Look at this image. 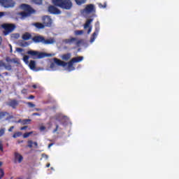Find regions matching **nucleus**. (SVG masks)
<instances>
[{"instance_id": "obj_1", "label": "nucleus", "mask_w": 179, "mask_h": 179, "mask_svg": "<svg viewBox=\"0 0 179 179\" xmlns=\"http://www.w3.org/2000/svg\"><path fill=\"white\" fill-rule=\"evenodd\" d=\"M83 57H78L73 58L70 62L68 63L63 62L57 58H54V62L58 65V66H66L68 64V68L70 71H74L75 67H73V63H78L83 60Z\"/></svg>"}, {"instance_id": "obj_2", "label": "nucleus", "mask_w": 179, "mask_h": 179, "mask_svg": "<svg viewBox=\"0 0 179 179\" xmlns=\"http://www.w3.org/2000/svg\"><path fill=\"white\" fill-rule=\"evenodd\" d=\"M21 8L24 10L23 12L19 13L17 15L20 16L21 20L30 17L32 14L36 13L34 8H32L31 6L26 3H22L20 6Z\"/></svg>"}, {"instance_id": "obj_3", "label": "nucleus", "mask_w": 179, "mask_h": 179, "mask_svg": "<svg viewBox=\"0 0 179 179\" xmlns=\"http://www.w3.org/2000/svg\"><path fill=\"white\" fill-rule=\"evenodd\" d=\"M52 3L55 6L67 10L73 7V3L71 0H52Z\"/></svg>"}, {"instance_id": "obj_4", "label": "nucleus", "mask_w": 179, "mask_h": 179, "mask_svg": "<svg viewBox=\"0 0 179 179\" xmlns=\"http://www.w3.org/2000/svg\"><path fill=\"white\" fill-rule=\"evenodd\" d=\"M32 41L36 43H41L42 44L45 45H52L56 42L55 38H45V37L43 36H34Z\"/></svg>"}, {"instance_id": "obj_5", "label": "nucleus", "mask_w": 179, "mask_h": 179, "mask_svg": "<svg viewBox=\"0 0 179 179\" xmlns=\"http://www.w3.org/2000/svg\"><path fill=\"white\" fill-rule=\"evenodd\" d=\"M27 54L31 55L33 59H43L45 57H49L52 56V54L40 52L34 50H29L27 52Z\"/></svg>"}, {"instance_id": "obj_6", "label": "nucleus", "mask_w": 179, "mask_h": 179, "mask_svg": "<svg viewBox=\"0 0 179 179\" xmlns=\"http://www.w3.org/2000/svg\"><path fill=\"white\" fill-rule=\"evenodd\" d=\"M1 27L4 29L3 34H4V36H7L14 31V30L16 29V25L15 24L4 23L1 24Z\"/></svg>"}, {"instance_id": "obj_7", "label": "nucleus", "mask_w": 179, "mask_h": 179, "mask_svg": "<svg viewBox=\"0 0 179 179\" xmlns=\"http://www.w3.org/2000/svg\"><path fill=\"white\" fill-rule=\"evenodd\" d=\"M82 13L91 14L96 13V8L94 4L90 3L85 6V8L81 12Z\"/></svg>"}, {"instance_id": "obj_8", "label": "nucleus", "mask_w": 179, "mask_h": 179, "mask_svg": "<svg viewBox=\"0 0 179 179\" xmlns=\"http://www.w3.org/2000/svg\"><path fill=\"white\" fill-rule=\"evenodd\" d=\"M6 106L11 107L12 109L15 110L20 106V101L15 99H9L8 101L6 103Z\"/></svg>"}, {"instance_id": "obj_9", "label": "nucleus", "mask_w": 179, "mask_h": 179, "mask_svg": "<svg viewBox=\"0 0 179 179\" xmlns=\"http://www.w3.org/2000/svg\"><path fill=\"white\" fill-rule=\"evenodd\" d=\"M42 22L45 27H52V19L48 15L42 17Z\"/></svg>"}, {"instance_id": "obj_10", "label": "nucleus", "mask_w": 179, "mask_h": 179, "mask_svg": "<svg viewBox=\"0 0 179 179\" xmlns=\"http://www.w3.org/2000/svg\"><path fill=\"white\" fill-rule=\"evenodd\" d=\"M15 5V2L13 0H3L1 1V6L8 8H13Z\"/></svg>"}, {"instance_id": "obj_11", "label": "nucleus", "mask_w": 179, "mask_h": 179, "mask_svg": "<svg viewBox=\"0 0 179 179\" xmlns=\"http://www.w3.org/2000/svg\"><path fill=\"white\" fill-rule=\"evenodd\" d=\"M48 11L50 14H53V15L61 14V10H59V8H57V7H55V6H49L48 8Z\"/></svg>"}, {"instance_id": "obj_12", "label": "nucleus", "mask_w": 179, "mask_h": 179, "mask_svg": "<svg viewBox=\"0 0 179 179\" xmlns=\"http://www.w3.org/2000/svg\"><path fill=\"white\" fill-rule=\"evenodd\" d=\"M93 19L87 20L85 24L83 25L84 29H87V27H89L87 30V34H90L92 31V27H90V24L93 22Z\"/></svg>"}, {"instance_id": "obj_13", "label": "nucleus", "mask_w": 179, "mask_h": 179, "mask_svg": "<svg viewBox=\"0 0 179 179\" xmlns=\"http://www.w3.org/2000/svg\"><path fill=\"white\" fill-rule=\"evenodd\" d=\"M76 41H77V38H75V37H71V38H66L64 40V42L66 44H69V45L73 44Z\"/></svg>"}, {"instance_id": "obj_14", "label": "nucleus", "mask_w": 179, "mask_h": 179, "mask_svg": "<svg viewBox=\"0 0 179 179\" xmlns=\"http://www.w3.org/2000/svg\"><path fill=\"white\" fill-rule=\"evenodd\" d=\"M15 159L20 164L23 161V156L19 152H15Z\"/></svg>"}, {"instance_id": "obj_15", "label": "nucleus", "mask_w": 179, "mask_h": 179, "mask_svg": "<svg viewBox=\"0 0 179 179\" xmlns=\"http://www.w3.org/2000/svg\"><path fill=\"white\" fill-rule=\"evenodd\" d=\"M33 26H35L36 27V29H38V30H41V29L45 28L44 24L43 23H41V22L34 23Z\"/></svg>"}, {"instance_id": "obj_16", "label": "nucleus", "mask_w": 179, "mask_h": 179, "mask_svg": "<svg viewBox=\"0 0 179 179\" xmlns=\"http://www.w3.org/2000/svg\"><path fill=\"white\" fill-rule=\"evenodd\" d=\"M22 38L24 41H29L31 38V34L29 32H26L24 34H22Z\"/></svg>"}, {"instance_id": "obj_17", "label": "nucleus", "mask_w": 179, "mask_h": 179, "mask_svg": "<svg viewBox=\"0 0 179 179\" xmlns=\"http://www.w3.org/2000/svg\"><path fill=\"white\" fill-rule=\"evenodd\" d=\"M31 121V119H24V120H22V119H20L17 122L18 123H21L22 125H25V124H29V122Z\"/></svg>"}, {"instance_id": "obj_18", "label": "nucleus", "mask_w": 179, "mask_h": 179, "mask_svg": "<svg viewBox=\"0 0 179 179\" xmlns=\"http://www.w3.org/2000/svg\"><path fill=\"white\" fill-rule=\"evenodd\" d=\"M29 66L30 69L34 70L36 68V62L34 60H31L29 62Z\"/></svg>"}, {"instance_id": "obj_19", "label": "nucleus", "mask_w": 179, "mask_h": 179, "mask_svg": "<svg viewBox=\"0 0 179 179\" xmlns=\"http://www.w3.org/2000/svg\"><path fill=\"white\" fill-rule=\"evenodd\" d=\"M70 58H71V54L69 53L63 55L62 57V59L65 61L69 60Z\"/></svg>"}, {"instance_id": "obj_20", "label": "nucleus", "mask_w": 179, "mask_h": 179, "mask_svg": "<svg viewBox=\"0 0 179 179\" xmlns=\"http://www.w3.org/2000/svg\"><path fill=\"white\" fill-rule=\"evenodd\" d=\"M76 3L78 6H82L83 4H85L87 1V0H75Z\"/></svg>"}, {"instance_id": "obj_21", "label": "nucleus", "mask_w": 179, "mask_h": 179, "mask_svg": "<svg viewBox=\"0 0 179 179\" xmlns=\"http://www.w3.org/2000/svg\"><path fill=\"white\" fill-rule=\"evenodd\" d=\"M98 34H99L97 32H95V31L92 34L91 39H90L91 42H94L95 41Z\"/></svg>"}, {"instance_id": "obj_22", "label": "nucleus", "mask_w": 179, "mask_h": 179, "mask_svg": "<svg viewBox=\"0 0 179 179\" xmlns=\"http://www.w3.org/2000/svg\"><path fill=\"white\" fill-rule=\"evenodd\" d=\"M7 115H9V113L8 112H0V119H3Z\"/></svg>"}, {"instance_id": "obj_23", "label": "nucleus", "mask_w": 179, "mask_h": 179, "mask_svg": "<svg viewBox=\"0 0 179 179\" xmlns=\"http://www.w3.org/2000/svg\"><path fill=\"white\" fill-rule=\"evenodd\" d=\"M21 136H22V132L18 131V132L14 133V134L13 135V138H17V137H20Z\"/></svg>"}, {"instance_id": "obj_24", "label": "nucleus", "mask_w": 179, "mask_h": 179, "mask_svg": "<svg viewBox=\"0 0 179 179\" xmlns=\"http://www.w3.org/2000/svg\"><path fill=\"white\" fill-rule=\"evenodd\" d=\"M84 34V31L83 30H76L75 31V35L76 36H80L83 35Z\"/></svg>"}, {"instance_id": "obj_25", "label": "nucleus", "mask_w": 179, "mask_h": 179, "mask_svg": "<svg viewBox=\"0 0 179 179\" xmlns=\"http://www.w3.org/2000/svg\"><path fill=\"white\" fill-rule=\"evenodd\" d=\"M4 69L6 70V71H11L12 70V66L10 64H4Z\"/></svg>"}, {"instance_id": "obj_26", "label": "nucleus", "mask_w": 179, "mask_h": 179, "mask_svg": "<svg viewBox=\"0 0 179 179\" xmlns=\"http://www.w3.org/2000/svg\"><path fill=\"white\" fill-rule=\"evenodd\" d=\"M35 4L41 5L43 3L42 0H31Z\"/></svg>"}, {"instance_id": "obj_27", "label": "nucleus", "mask_w": 179, "mask_h": 179, "mask_svg": "<svg viewBox=\"0 0 179 179\" xmlns=\"http://www.w3.org/2000/svg\"><path fill=\"white\" fill-rule=\"evenodd\" d=\"M29 45L28 42L24 41L20 43V46L21 47H27Z\"/></svg>"}, {"instance_id": "obj_28", "label": "nucleus", "mask_w": 179, "mask_h": 179, "mask_svg": "<svg viewBox=\"0 0 179 179\" xmlns=\"http://www.w3.org/2000/svg\"><path fill=\"white\" fill-rule=\"evenodd\" d=\"M29 56L25 55V56H24V57H23V61H24L26 64H28V62H29Z\"/></svg>"}, {"instance_id": "obj_29", "label": "nucleus", "mask_w": 179, "mask_h": 179, "mask_svg": "<svg viewBox=\"0 0 179 179\" xmlns=\"http://www.w3.org/2000/svg\"><path fill=\"white\" fill-rule=\"evenodd\" d=\"M32 134H33V132L25 133V134H23V138H27Z\"/></svg>"}, {"instance_id": "obj_30", "label": "nucleus", "mask_w": 179, "mask_h": 179, "mask_svg": "<svg viewBox=\"0 0 179 179\" xmlns=\"http://www.w3.org/2000/svg\"><path fill=\"white\" fill-rule=\"evenodd\" d=\"M28 145H27V148H33V144H34V143H33V141H28Z\"/></svg>"}, {"instance_id": "obj_31", "label": "nucleus", "mask_w": 179, "mask_h": 179, "mask_svg": "<svg viewBox=\"0 0 179 179\" xmlns=\"http://www.w3.org/2000/svg\"><path fill=\"white\" fill-rule=\"evenodd\" d=\"M5 131H6L5 128L0 129V137H1L2 136H3L5 134Z\"/></svg>"}, {"instance_id": "obj_32", "label": "nucleus", "mask_w": 179, "mask_h": 179, "mask_svg": "<svg viewBox=\"0 0 179 179\" xmlns=\"http://www.w3.org/2000/svg\"><path fill=\"white\" fill-rule=\"evenodd\" d=\"M99 31H100V27H99V24L97 25V24H96L95 32H96V34H99Z\"/></svg>"}, {"instance_id": "obj_33", "label": "nucleus", "mask_w": 179, "mask_h": 179, "mask_svg": "<svg viewBox=\"0 0 179 179\" xmlns=\"http://www.w3.org/2000/svg\"><path fill=\"white\" fill-rule=\"evenodd\" d=\"M27 106H29V107H30L31 108H33L34 107H35V104H34L33 103L31 102H28L27 103Z\"/></svg>"}, {"instance_id": "obj_34", "label": "nucleus", "mask_w": 179, "mask_h": 179, "mask_svg": "<svg viewBox=\"0 0 179 179\" xmlns=\"http://www.w3.org/2000/svg\"><path fill=\"white\" fill-rule=\"evenodd\" d=\"M76 42V45L77 46H78L80 44H81L83 43V40L82 39H80V40H78L75 41Z\"/></svg>"}, {"instance_id": "obj_35", "label": "nucleus", "mask_w": 179, "mask_h": 179, "mask_svg": "<svg viewBox=\"0 0 179 179\" xmlns=\"http://www.w3.org/2000/svg\"><path fill=\"white\" fill-rule=\"evenodd\" d=\"M59 124H56V128L53 130L52 132L53 133L57 132L58 131V129H59Z\"/></svg>"}, {"instance_id": "obj_36", "label": "nucleus", "mask_w": 179, "mask_h": 179, "mask_svg": "<svg viewBox=\"0 0 179 179\" xmlns=\"http://www.w3.org/2000/svg\"><path fill=\"white\" fill-rule=\"evenodd\" d=\"M45 126H41V127L39 128V130H41V131H45Z\"/></svg>"}, {"instance_id": "obj_37", "label": "nucleus", "mask_w": 179, "mask_h": 179, "mask_svg": "<svg viewBox=\"0 0 179 179\" xmlns=\"http://www.w3.org/2000/svg\"><path fill=\"white\" fill-rule=\"evenodd\" d=\"M14 129H15V126H10V127L8 129V131L9 132H12Z\"/></svg>"}, {"instance_id": "obj_38", "label": "nucleus", "mask_w": 179, "mask_h": 179, "mask_svg": "<svg viewBox=\"0 0 179 179\" xmlns=\"http://www.w3.org/2000/svg\"><path fill=\"white\" fill-rule=\"evenodd\" d=\"M32 116H41V114L39 113H34L32 114Z\"/></svg>"}, {"instance_id": "obj_39", "label": "nucleus", "mask_w": 179, "mask_h": 179, "mask_svg": "<svg viewBox=\"0 0 179 179\" xmlns=\"http://www.w3.org/2000/svg\"><path fill=\"white\" fill-rule=\"evenodd\" d=\"M5 66V63L3 61L0 60V68H2V66Z\"/></svg>"}, {"instance_id": "obj_40", "label": "nucleus", "mask_w": 179, "mask_h": 179, "mask_svg": "<svg viewBox=\"0 0 179 179\" xmlns=\"http://www.w3.org/2000/svg\"><path fill=\"white\" fill-rule=\"evenodd\" d=\"M12 62H14L15 64H18L19 61L17 59H12Z\"/></svg>"}, {"instance_id": "obj_41", "label": "nucleus", "mask_w": 179, "mask_h": 179, "mask_svg": "<svg viewBox=\"0 0 179 179\" xmlns=\"http://www.w3.org/2000/svg\"><path fill=\"white\" fill-rule=\"evenodd\" d=\"M0 151H1V152L3 151V145L1 143H0Z\"/></svg>"}, {"instance_id": "obj_42", "label": "nucleus", "mask_w": 179, "mask_h": 179, "mask_svg": "<svg viewBox=\"0 0 179 179\" xmlns=\"http://www.w3.org/2000/svg\"><path fill=\"white\" fill-rule=\"evenodd\" d=\"M0 173H1V176H4L5 173H4V171L2 169H0Z\"/></svg>"}, {"instance_id": "obj_43", "label": "nucleus", "mask_w": 179, "mask_h": 179, "mask_svg": "<svg viewBox=\"0 0 179 179\" xmlns=\"http://www.w3.org/2000/svg\"><path fill=\"white\" fill-rule=\"evenodd\" d=\"M99 7H100V8H105L106 7V3H104V5H103V6H102V4H101V3H99Z\"/></svg>"}, {"instance_id": "obj_44", "label": "nucleus", "mask_w": 179, "mask_h": 179, "mask_svg": "<svg viewBox=\"0 0 179 179\" xmlns=\"http://www.w3.org/2000/svg\"><path fill=\"white\" fill-rule=\"evenodd\" d=\"M14 38H20V34H14Z\"/></svg>"}, {"instance_id": "obj_45", "label": "nucleus", "mask_w": 179, "mask_h": 179, "mask_svg": "<svg viewBox=\"0 0 179 179\" xmlns=\"http://www.w3.org/2000/svg\"><path fill=\"white\" fill-rule=\"evenodd\" d=\"M27 129V126H24L23 127L20 128L21 131L26 130Z\"/></svg>"}, {"instance_id": "obj_46", "label": "nucleus", "mask_w": 179, "mask_h": 179, "mask_svg": "<svg viewBox=\"0 0 179 179\" xmlns=\"http://www.w3.org/2000/svg\"><path fill=\"white\" fill-rule=\"evenodd\" d=\"M34 98H35V96L33 95H31L29 97H27L28 99H34Z\"/></svg>"}, {"instance_id": "obj_47", "label": "nucleus", "mask_w": 179, "mask_h": 179, "mask_svg": "<svg viewBox=\"0 0 179 179\" xmlns=\"http://www.w3.org/2000/svg\"><path fill=\"white\" fill-rule=\"evenodd\" d=\"M6 61L8 62H13V59H10V58H6Z\"/></svg>"}, {"instance_id": "obj_48", "label": "nucleus", "mask_w": 179, "mask_h": 179, "mask_svg": "<svg viewBox=\"0 0 179 179\" xmlns=\"http://www.w3.org/2000/svg\"><path fill=\"white\" fill-rule=\"evenodd\" d=\"M55 63H52V64H50V68H51L52 69H53V68H55Z\"/></svg>"}, {"instance_id": "obj_49", "label": "nucleus", "mask_w": 179, "mask_h": 179, "mask_svg": "<svg viewBox=\"0 0 179 179\" xmlns=\"http://www.w3.org/2000/svg\"><path fill=\"white\" fill-rule=\"evenodd\" d=\"M17 51L22 52V51H23V50L22 49V48H17Z\"/></svg>"}, {"instance_id": "obj_50", "label": "nucleus", "mask_w": 179, "mask_h": 179, "mask_svg": "<svg viewBox=\"0 0 179 179\" xmlns=\"http://www.w3.org/2000/svg\"><path fill=\"white\" fill-rule=\"evenodd\" d=\"M33 145H35L36 148H38V143L37 142H34Z\"/></svg>"}, {"instance_id": "obj_51", "label": "nucleus", "mask_w": 179, "mask_h": 179, "mask_svg": "<svg viewBox=\"0 0 179 179\" xmlns=\"http://www.w3.org/2000/svg\"><path fill=\"white\" fill-rule=\"evenodd\" d=\"M54 143H50L48 146V149L51 148V146H53Z\"/></svg>"}, {"instance_id": "obj_52", "label": "nucleus", "mask_w": 179, "mask_h": 179, "mask_svg": "<svg viewBox=\"0 0 179 179\" xmlns=\"http://www.w3.org/2000/svg\"><path fill=\"white\" fill-rule=\"evenodd\" d=\"M5 13L1 12L0 13V18L4 15Z\"/></svg>"}, {"instance_id": "obj_53", "label": "nucleus", "mask_w": 179, "mask_h": 179, "mask_svg": "<svg viewBox=\"0 0 179 179\" xmlns=\"http://www.w3.org/2000/svg\"><path fill=\"white\" fill-rule=\"evenodd\" d=\"M9 47H10V52H13V46H12V45H9Z\"/></svg>"}, {"instance_id": "obj_54", "label": "nucleus", "mask_w": 179, "mask_h": 179, "mask_svg": "<svg viewBox=\"0 0 179 179\" xmlns=\"http://www.w3.org/2000/svg\"><path fill=\"white\" fill-rule=\"evenodd\" d=\"M3 75H4V76H8L9 75V73H8V72H4V73H3Z\"/></svg>"}, {"instance_id": "obj_55", "label": "nucleus", "mask_w": 179, "mask_h": 179, "mask_svg": "<svg viewBox=\"0 0 179 179\" xmlns=\"http://www.w3.org/2000/svg\"><path fill=\"white\" fill-rule=\"evenodd\" d=\"M32 87L34 88V89H37V85H32Z\"/></svg>"}, {"instance_id": "obj_56", "label": "nucleus", "mask_w": 179, "mask_h": 179, "mask_svg": "<svg viewBox=\"0 0 179 179\" xmlns=\"http://www.w3.org/2000/svg\"><path fill=\"white\" fill-rule=\"evenodd\" d=\"M35 110H36V111H41V108H36Z\"/></svg>"}, {"instance_id": "obj_57", "label": "nucleus", "mask_w": 179, "mask_h": 179, "mask_svg": "<svg viewBox=\"0 0 179 179\" xmlns=\"http://www.w3.org/2000/svg\"><path fill=\"white\" fill-rule=\"evenodd\" d=\"M2 43V38L0 36V45H1Z\"/></svg>"}, {"instance_id": "obj_58", "label": "nucleus", "mask_w": 179, "mask_h": 179, "mask_svg": "<svg viewBox=\"0 0 179 179\" xmlns=\"http://www.w3.org/2000/svg\"><path fill=\"white\" fill-rule=\"evenodd\" d=\"M50 166V164H46V167H47V168H49Z\"/></svg>"}, {"instance_id": "obj_59", "label": "nucleus", "mask_w": 179, "mask_h": 179, "mask_svg": "<svg viewBox=\"0 0 179 179\" xmlns=\"http://www.w3.org/2000/svg\"><path fill=\"white\" fill-rule=\"evenodd\" d=\"M23 143V141H17V143Z\"/></svg>"}, {"instance_id": "obj_60", "label": "nucleus", "mask_w": 179, "mask_h": 179, "mask_svg": "<svg viewBox=\"0 0 179 179\" xmlns=\"http://www.w3.org/2000/svg\"><path fill=\"white\" fill-rule=\"evenodd\" d=\"M2 164H3V162H0V167L2 166Z\"/></svg>"}, {"instance_id": "obj_61", "label": "nucleus", "mask_w": 179, "mask_h": 179, "mask_svg": "<svg viewBox=\"0 0 179 179\" xmlns=\"http://www.w3.org/2000/svg\"><path fill=\"white\" fill-rule=\"evenodd\" d=\"M0 77L3 78V76L0 73Z\"/></svg>"}, {"instance_id": "obj_62", "label": "nucleus", "mask_w": 179, "mask_h": 179, "mask_svg": "<svg viewBox=\"0 0 179 179\" xmlns=\"http://www.w3.org/2000/svg\"><path fill=\"white\" fill-rule=\"evenodd\" d=\"M3 177V176H2V175H1V176H0V179H1Z\"/></svg>"}, {"instance_id": "obj_63", "label": "nucleus", "mask_w": 179, "mask_h": 179, "mask_svg": "<svg viewBox=\"0 0 179 179\" xmlns=\"http://www.w3.org/2000/svg\"><path fill=\"white\" fill-rule=\"evenodd\" d=\"M2 1H3V0H0V3H1H1H2Z\"/></svg>"}, {"instance_id": "obj_64", "label": "nucleus", "mask_w": 179, "mask_h": 179, "mask_svg": "<svg viewBox=\"0 0 179 179\" xmlns=\"http://www.w3.org/2000/svg\"><path fill=\"white\" fill-rule=\"evenodd\" d=\"M18 179H22V178H18Z\"/></svg>"}]
</instances>
